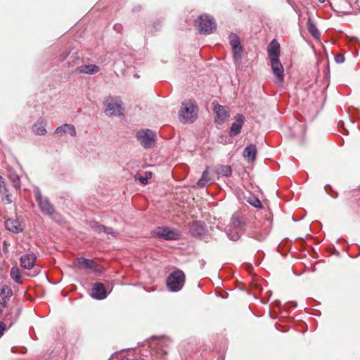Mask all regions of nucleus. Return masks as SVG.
Here are the masks:
<instances>
[{
    "instance_id": "40",
    "label": "nucleus",
    "mask_w": 360,
    "mask_h": 360,
    "mask_svg": "<svg viewBox=\"0 0 360 360\" xmlns=\"http://www.w3.org/2000/svg\"><path fill=\"white\" fill-rule=\"evenodd\" d=\"M5 299H6V298H5V297H3L4 302H6V300H5Z\"/></svg>"
},
{
    "instance_id": "36",
    "label": "nucleus",
    "mask_w": 360,
    "mask_h": 360,
    "mask_svg": "<svg viewBox=\"0 0 360 360\" xmlns=\"http://www.w3.org/2000/svg\"><path fill=\"white\" fill-rule=\"evenodd\" d=\"M5 329H6V324L4 322L0 321V338L2 336Z\"/></svg>"
},
{
    "instance_id": "11",
    "label": "nucleus",
    "mask_w": 360,
    "mask_h": 360,
    "mask_svg": "<svg viewBox=\"0 0 360 360\" xmlns=\"http://www.w3.org/2000/svg\"><path fill=\"white\" fill-rule=\"evenodd\" d=\"M89 226L91 227V229H93L94 231L98 233L103 232L108 235H112L113 236H117V232L114 231L112 228L107 227L104 225L100 224L95 221H90Z\"/></svg>"
},
{
    "instance_id": "23",
    "label": "nucleus",
    "mask_w": 360,
    "mask_h": 360,
    "mask_svg": "<svg viewBox=\"0 0 360 360\" xmlns=\"http://www.w3.org/2000/svg\"><path fill=\"white\" fill-rule=\"evenodd\" d=\"M307 29L315 39H319L321 34L310 18L307 21Z\"/></svg>"
},
{
    "instance_id": "19",
    "label": "nucleus",
    "mask_w": 360,
    "mask_h": 360,
    "mask_svg": "<svg viewBox=\"0 0 360 360\" xmlns=\"http://www.w3.org/2000/svg\"><path fill=\"white\" fill-rule=\"evenodd\" d=\"M158 236L162 237L166 240H175L177 238L178 234L167 228L159 229V231L157 232Z\"/></svg>"
},
{
    "instance_id": "12",
    "label": "nucleus",
    "mask_w": 360,
    "mask_h": 360,
    "mask_svg": "<svg viewBox=\"0 0 360 360\" xmlns=\"http://www.w3.org/2000/svg\"><path fill=\"white\" fill-rule=\"evenodd\" d=\"M37 257L34 253H27L20 257V265L26 269H31L34 267Z\"/></svg>"
},
{
    "instance_id": "29",
    "label": "nucleus",
    "mask_w": 360,
    "mask_h": 360,
    "mask_svg": "<svg viewBox=\"0 0 360 360\" xmlns=\"http://www.w3.org/2000/svg\"><path fill=\"white\" fill-rule=\"evenodd\" d=\"M92 270H94V272L102 274L105 271V269L94 262V267L92 268Z\"/></svg>"
},
{
    "instance_id": "7",
    "label": "nucleus",
    "mask_w": 360,
    "mask_h": 360,
    "mask_svg": "<svg viewBox=\"0 0 360 360\" xmlns=\"http://www.w3.org/2000/svg\"><path fill=\"white\" fill-rule=\"evenodd\" d=\"M213 110L217 115L216 122L219 124L224 123V121L230 116L229 109L223 105H219L213 102L212 103Z\"/></svg>"
},
{
    "instance_id": "1",
    "label": "nucleus",
    "mask_w": 360,
    "mask_h": 360,
    "mask_svg": "<svg viewBox=\"0 0 360 360\" xmlns=\"http://www.w3.org/2000/svg\"><path fill=\"white\" fill-rule=\"evenodd\" d=\"M198 107L194 100H185L181 103L179 118L181 122L193 123L198 117Z\"/></svg>"
},
{
    "instance_id": "26",
    "label": "nucleus",
    "mask_w": 360,
    "mask_h": 360,
    "mask_svg": "<svg viewBox=\"0 0 360 360\" xmlns=\"http://www.w3.org/2000/svg\"><path fill=\"white\" fill-rule=\"evenodd\" d=\"M152 176H153V173L151 172H146L145 173L144 176H140L139 177H138V176L136 175L135 179H138L143 185H146L148 183V179L152 178Z\"/></svg>"
},
{
    "instance_id": "16",
    "label": "nucleus",
    "mask_w": 360,
    "mask_h": 360,
    "mask_svg": "<svg viewBox=\"0 0 360 360\" xmlns=\"http://www.w3.org/2000/svg\"><path fill=\"white\" fill-rule=\"evenodd\" d=\"M55 134H58L60 136H62L65 134H69L70 136L75 137L76 136L77 132L74 125L70 124H65L56 128L55 130Z\"/></svg>"
},
{
    "instance_id": "38",
    "label": "nucleus",
    "mask_w": 360,
    "mask_h": 360,
    "mask_svg": "<svg viewBox=\"0 0 360 360\" xmlns=\"http://www.w3.org/2000/svg\"><path fill=\"white\" fill-rule=\"evenodd\" d=\"M320 2L323 3L324 0H319Z\"/></svg>"
},
{
    "instance_id": "10",
    "label": "nucleus",
    "mask_w": 360,
    "mask_h": 360,
    "mask_svg": "<svg viewBox=\"0 0 360 360\" xmlns=\"http://www.w3.org/2000/svg\"><path fill=\"white\" fill-rule=\"evenodd\" d=\"M244 122V116L240 114H237L235 117V121L233 122L230 128V136H234L239 134L241 131V128Z\"/></svg>"
},
{
    "instance_id": "9",
    "label": "nucleus",
    "mask_w": 360,
    "mask_h": 360,
    "mask_svg": "<svg viewBox=\"0 0 360 360\" xmlns=\"http://www.w3.org/2000/svg\"><path fill=\"white\" fill-rule=\"evenodd\" d=\"M271 65L274 74L276 76L277 82L279 84L283 83L284 79L283 68L279 60V58L276 60H271Z\"/></svg>"
},
{
    "instance_id": "37",
    "label": "nucleus",
    "mask_w": 360,
    "mask_h": 360,
    "mask_svg": "<svg viewBox=\"0 0 360 360\" xmlns=\"http://www.w3.org/2000/svg\"><path fill=\"white\" fill-rule=\"evenodd\" d=\"M122 29L123 27L121 24L117 23L114 25V30L117 32H120L122 30Z\"/></svg>"
},
{
    "instance_id": "13",
    "label": "nucleus",
    "mask_w": 360,
    "mask_h": 360,
    "mask_svg": "<svg viewBox=\"0 0 360 360\" xmlns=\"http://www.w3.org/2000/svg\"><path fill=\"white\" fill-rule=\"evenodd\" d=\"M91 296L98 300L105 298L107 292L104 285L101 283H95L92 287Z\"/></svg>"
},
{
    "instance_id": "34",
    "label": "nucleus",
    "mask_w": 360,
    "mask_h": 360,
    "mask_svg": "<svg viewBox=\"0 0 360 360\" xmlns=\"http://www.w3.org/2000/svg\"><path fill=\"white\" fill-rule=\"evenodd\" d=\"M209 183V181L200 178L198 181L197 182V185L198 187L200 188H203L204 186H206V184H207Z\"/></svg>"
},
{
    "instance_id": "15",
    "label": "nucleus",
    "mask_w": 360,
    "mask_h": 360,
    "mask_svg": "<svg viewBox=\"0 0 360 360\" xmlns=\"http://www.w3.org/2000/svg\"><path fill=\"white\" fill-rule=\"evenodd\" d=\"M94 261L83 257L76 258L73 261V265L75 267L82 269H92L94 267Z\"/></svg>"
},
{
    "instance_id": "2",
    "label": "nucleus",
    "mask_w": 360,
    "mask_h": 360,
    "mask_svg": "<svg viewBox=\"0 0 360 360\" xmlns=\"http://www.w3.org/2000/svg\"><path fill=\"white\" fill-rule=\"evenodd\" d=\"M34 195L41 212L49 217L53 216L56 210L49 198L42 195L39 188H34Z\"/></svg>"
},
{
    "instance_id": "35",
    "label": "nucleus",
    "mask_w": 360,
    "mask_h": 360,
    "mask_svg": "<svg viewBox=\"0 0 360 360\" xmlns=\"http://www.w3.org/2000/svg\"><path fill=\"white\" fill-rule=\"evenodd\" d=\"M335 61L338 63H343L344 60H345V57L343 55H341V54H338L337 56H335Z\"/></svg>"
},
{
    "instance_id": "18",
    "label": "nucleus",
    "mask_w": 360,
    "mask_h": 360,
    "mask_svg": "<svg viewBox=\"0 0 360 360\" xmlns=\"http://www.w3.org/2000/svg\"><path fill=\"white\" fill-rule=\"evenodd\" d=\"M77 71L79 73H85L88 75H94L100 71V67L96 65H85L78 67Z\"/></svg>"
},
{
    "instance_id": "17",
    "label": "nucleus",
    "mask_w": 360,
    "mask_h": 360,
    "mask_svg": "<svg viewBox=\"0 0 360 360\" xmlns=\"http://www.w3.org/2000/svg\"><path fill=\"white\" fill-rule=\"evenodd\" d=\"M257 147L255 145L250 144L243 151V156L248 162H250L254 161L257 154Z\"/></svg>"
},
{
    "instance_id": "25",
    "label": "nucleus",
    "mask_w": 360,
    "mask_h": 360,
    "mask_svg": "<svg viewBox=\"0 0 360 360\" xmlns=\"http://www.w3.org/2000/svg\"><path fill=\"white\" fill-rule=\"evenodd\" d=\"M243 222L239 217L233 216L231 219L230 226L233 228H240L243 226Z\"/></svg>"
},
{
    "instance_id": "21",
    "label": "nucleus",
    "mask_w": 360,
    "mask_h": 360,
    "mask_svg": "<svg viewBox=\"0 0 360 360\" xmlns=\"http://www.w3.org/2000/svg\"><path fill=\"white\" fill-rule=\"evenodd\" d=\"M169 340L167 339H160L158 340L157 342V347L158 350L157 353L160 354V355H167V350L166 349V347L168 346Z\"/></svg>"
},
{
    "instance_id": "6",
    "label": "nucleus",
    "mask_w": 360,
    "mask_h": 360,
    "mask_svg": "<svg viewBox=\"0 0 360 360\" xmlns=\"http://www.w3.org/2000/svg\"><path fill=\"white\" fill-rule=\"evenodd\" d=\"M104 105L105 108V113L108 116H120L123 115V108L120 102L112 97L107 98L104 101Z\"/></svg>"
},
{
    "instance_id": "31",
    "label": "nucleus",
    "mask_w": 360,
    "mask_h": 360,
    "mask_svg": "<svg viewBox=\"0 0 360 360\" xmlns=\"http://www.w3.org/2000/svg\"><path fill=\"white\" fill-rule=\"evenodd\" d=\"M229 231H231V229L229 228L226 229V232L231 240H237L240 238L239 234L237 232L231 234V233H229Z\"/></svg>"
},
{
    "instance_id": "20",
    "label": "nucleus",
    "mask_w": 360,
    "mask_h": 360,
    "mask_svg": "<svg viewBox=\"0 0 360 360\" xmlns=\"http://www.w3.org/2000/svg\"><path fill=\"white\" fill-rule=\"evenodd\" d=\"M5 226L8 231L13 233H19L22 230L20 224L15 219H7L5 221Z\"/></svg>"
},
{
    "instance_id": "8",
    "label": "nucleus",
    "mask_w": 360,
    "mask_h": 360,
    "mask_svg": "<svg viewBox=\"0 0 360 360\" xmlns=\"http://www.w3.org/2000/svg\"><path fill=\"white\" fill-rule=\"evenodd\" d=\"M230 44L232 48L234 59L236 61L240 60L242 57L243 48L240 45L238 37L235 34H231L230 36Z\"/></svg>"
},
{
    "instance_id": "22",
    "label": "nucleus",
    "mask_w": 360,
    "mask_h": 360,
    "mask_svg": "<svg viewBox=\"0 0 360 360\" xmlns=\"http://www.w3.org/2000/svg\"><path fill=\"white\" fill-rule=\"evenodd\" d=\"M217 174L224 176H229L232 174V169L229 165H220L216 169Z\"/></svg>"
},
{
    "instance_id": "33",
    "label": "nucleus",
    "mask_w": 360,
    "mask_h": 360,
    "mask_svg": "<svg viewBox=\"0 0 360 360\" xmlns=\"http://www.w3.org/2000/svg\"><path fill=\"white\" fill-rule=\"evenodd\" d=\"M11 179L12 180V181L13 182L14 184V186L15 187L17 186H19V177L17 176V175H11L10 176Z\"/></svg>"
},
{
    "instance_id": "28",
    "label": "nucleus",
    "mask_w": 360,
    "mask_h": 360,
    "mask_svg": "<svg viewBox=\"0 0 360 360\" xmlns=\"http://www.w3.org/2000/svg\"><path fill=\"white\" fill-rule=\"evenodd\" d=\"M12 290L11 288L6 287L3 288L1 292V295L5 296V298H9L12 296Z\"/></svg>"
},
{
    "instance_id": "27",
    "label": "nucleus",
    "mask_w": 360,
    "mask_h": 360,
    "mask_svg": "<svg viewBox=\"0 0 360 360\" xmlns=\"http://www.w3.org/2000/svg\"><path fill=\"white\" fill-rule=\"evenodd\" d=\"M11 277L15 281L18 282L21 278L20 273L17 268H12L10 272Z\"/></svg>"
},
{
    "instance_id": "39",
    "label": "nucleus",
    "mask_w": 360,
    "mask_h": 360,
    "mask_svg": "<svg viewBox=\"0 0 360 360\" xmlns=\"http://www.w3.org/2000/svg\"><path fill=\"white\" fill-rule=\"evenodd\" d=\"M5 299H6V298H5V297H3L4 302H6V300H5Z\"/></svg>"
},
{
    "instance_id": "30",
    "label": "nucleus",
    "mask_w": 360,
    "mask_h": 360,
    "mask_svg": "<svg viewBox=\"0 0 360 360\" xmlns=\"http://www.w3.org/2000/svg\"><path fill=\"white\" fill-rule=\"evenodd\" d=\"M250 204L255 207H262V203L260 200L257 198H253L249 201Z\"/></svg>"
},
{
    "instance_id": "5",
    "label": "nucleus",
    "mask_w": 360,
    "mask_h": 360,
    "mask_svg": "<svg viewBox=\"0 0 360 360\" xmlns=\"http://www.w3.org/2000/svg\"><path fill=\"white\" fill-rule=\"evenodd\" d=\"M136 138L145 148H151L155 141L156 134L150 129H141L136 134Z\"/></svg>"
},
{
    "instance_id": "24",
    "label": "nucleus",
    "mask_w": 360,
    "mask_h": 360,
    "mask_svg": "<svg viewBox=\"0 0 360 360\" xmlns=\"http://www.w3.org/2000/svg\"><path fill=\"white\" fill-rule=\"evenodd\" d=\"M33 131L37 135H44L46 133L45 126L43 122L35 124L32 127Z\"/></svg>"
},
{
    "instance_id": "14",
    "label": "nucleus",
    "mask_w": 360,
    "mask_h": 360,
    "mask_svg": "<svg viewBox=\"0 0 360 360\" xmlns=\"http://www.w3.org/2000/svg\"><path fill=\"white\" fill-rule=\"evenodd\" d=\"M268 56L270 60L279 58L280 44L276 39H273L269 45Z\"/></svg>"
},
{
    "instance_id": "32",
    "label": "nucleus",
    "mask_w": 360,
    "mask_h": 360,
    "mask_svg": "<svg viewBox=\"0 0 360 360\" xmlns=\"http://www.w3.org/2000/svg\"><path fill=\"white\" fill-rule=\"evenodd\" d=\"M201 178L209 182L210 181L211 179L209 177L208 167H207L205 170L202 172Z\"/></svg>"
},
{
    "instance_id": "3",
    "label": "nucleus",
    "mask_w": 360,
    "mask_h": 360,
    "mask_svg": "<svg viewBox=\"0 0 360 360\" xmlns=\"http://www.w3.org/2000/svg\"><path fill=\"white\" fill-rule=\"evenodd\" d=\"M185 279L184 273L178 269L169 275L167 279V285L171 291L177 292L183 288Z\"/></svg>"
},
{
    "instance_id": "4",
    "label": "nucleus",
    "mask_w": 360,
    "mask_h": 360,
    "mask_svg": "<svg viewBox=\"0 0 360 360\" xmlns=\"http://www.w3.org/2000/svg\"><path fill=\"white\" fill-rule=\"evenodd\" d=\"M195 26L200 33L210 34L216 28V23L210 16L202 14L195 21Z\"/></svg>"
},
{
    "instance_id": "41",
    "label": "nucleus",
    "mask_w": 360,
    "mask_h": 360,
    "mask_svg": "<svg viewBox=\"0 0 360 360\" xmlns=\"http://www.w3.org/2000/svg\"><path fill=\"white\" fill-rule=\"evenodd\" d=\"M1 179H2V178H1V176H0V180H1Z\"/></svg>"
}]
</instances>
